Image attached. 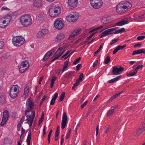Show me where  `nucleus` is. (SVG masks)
Masks as SVG:
<instances>
[{
	"label": "nucleus",
	"instance_id": "obj_1",
	"mask_svg": "<svg viewBox=\"0 0 145 145\" xmlns=\"http://www.w3.org/2000/svg\"><path fill=\"white\" fill-rule=\"evenodd\" d=\"M34 104L33 100L31 98L27 99L26 104V109L25 110V114L26 116L27 119L26 120L27 123L29 124V126H31L35 117V113L34 111H32L30 115H27V112L31 111L33 109Z\"/></svg>",
	"mask_w": 145,
	"mask_h": 145
},
{
	"label": "nucleus",
	"instance_id": "obj_2",
	"mask_svg": "<svg viewBox=\"0 0 145 145\" xmlns=\"http://www.w3.org/2000/svg\"><path fill=\"white\" fill-rule=\"evenodd\" d=\"M20 20L21 25L25 27H28L32 23L31 16L28 14H25L21 17Z\"/></svg>",
	"mask_w": 145,
	"mask_h": 145
},
{
	"label": "nucleus",
	"instance_id": "obj_3",
	"mask_svg": "<svg viewBox=\"0 0 145 145\" xmlns=\"http://www.w3.org/2000/svg\"><path fill=\"white\" fill-rule=\"evenodd\" d=\"M61 12V8L58 5L52 6L49 10L50 16L52 17H56Z\"/></svg>",
	"mask_w": 145,
	"mask_h": 145
},
{
	"label": "nucleus",
	"instance_id": "obj_4",
	"mask_svg": "<svg viewBox=\"0 0 145 145\" xmlns=\"http://www.w3.org/2000/svg\"><path fill=\"white\" fill-rule=\"evenodd\" d=\"M12 41L13 44L16 46H19L22 45L25 40L22 37L20 36L15 37L13 38Z\"/></svg>",
	"mask_w": 145,
	"mask_h": 145
},
{
	"label": "nucleus",
	"instance_id": "obj_5",
	"mask_svg": "<svg viewBox=\"0 0 145 145\" xmlns=\"http://www.w3.org/2000/svg\"><path fill=\"white\" fill-rule=\"evenodd\" d=\"M79 17V14L77 12L69 14L67 16V21L70 22H74L77 20Z\"/></svg>",
	"mask_w": 145,
	"mask_h": 145
},
{
	"label": "nucleus",
	"instance_id": "obj_6",
	"mask_svg": "<svg viewBox=\"0 0 145 145\" xmlns=\"http://www.w3.org/2000/svg\"><path fill=\"white\" fill-rule=\"evenodd\" d=\"M29 66V62L27 61H24L22 62L18 66L20 72L24 73Z\"/></svg>",
	"mask_w": 145,
	"mask_h": 145
},
{
	"label": "nucleus",
	"instance_id": "obj_7",
	"mask_svg": "<svg viewBox=\"0 0 145 145\" xmlns=\"http://www.w3.org/2000/svg\"><path fill=\"white\" fill-rule=\"evenodd\" d=\"M91 6L94 9H99L101 7L103 2L102 0H90Z\"/></svg>",
	"mask_w": 145,
	"mask_h": 145
},
{
	"label": "nucleus",
	"instance_id": "obj_8",
	"mask_svg": "<svg viewBox=\"0 0 145 145\" xmlns=\"http://www.w3.org/2000/svg\"><path fill=\"white\" fill-rule=\"evenodd\" d=\"M54 26L56 28L60 30L62 29L64 26V23L61 18H58L54 22Z\"/></svg>",
	"mask_w": 145,
	"mask_h": 145
},
{
	"label": "nucleus",
	"instance_id": "obj_9",
	"mask_svg": "<svg viewBox=\"0 0 145 145\" xmlns=\"http://www.w3.org/2000/svg\"><path fill=\"white\" fill-rule=\"evenodd\" d=\"M18 88L16 87H12L10 89L9 95L11 98L13 99L15 98L18 93Z\"/></svg>",
	"mask_w": 145,
	"mask_h": 145
},
{
	"label": "nucleus",
	"instance_id": "obj_10",
	"mask_svg": "<svg viewBox=\"0 0 145 145\" xmlns=\"http://www.w3.org/2000/svg\"><path fill=\"white\" fill-rule=\"evenodd\" d=\"M124 69L120 66H114L112 67V72L113 75H118L121 73Z\"/></svg>",
	"mask_w": 145,
	"mask_h": 145
},
{
	"label": "nucleus",
	"instance_id": "obj_11",
	"mask_svg": "<svg viewBox=\"0 0 145 145\" xmlns=\"http://www.w3.org/2000/svg\"><path fill=\"white\" fill-rule=\"evenodd\" d=\"M58 50L60 52L56 55L57 51L56 52L54 55V56L55 57L51 60V61L52 62H54L56 60L59 58L65 52V51L62 47H59Z\"/></svg>",
	"mask_w": 145,
	"mask_h": 145
},
{
	"label": "nucleus",
	"instance_id": "obj_12",
	"mask_svg": "<svg viewBox=\"0 0 145 145\" xmlns=\"http://www.w3.org/2000/svg\"><path fill=\"white\" fill-rule=\"evenodd\" d=\"M8 118V112L7 110H5L3 112V118L0 123L1 126H3L6 122Z\"/></svg>",
	"mask_w": 145,
	"mask_h": 145
},
{
	"label": "nucleus",
	"instance_id": "obj_13",
	"mask_svg": "<svg viewBox=\"0 0 145 145\" xmlns=\"http://www.w3.org/2000/svg\"><path fill=\"white\" fill-rule=\"evenodd\" d=\"M78 3V0H68L67 3L68 7L72 9L76 7Z\"/></svg>",
	"mask_w": 145,
	"mask_h": 145
},
{
	"label": "nucleus",
	"instance_id": "obj_14",
	"mask_svg": "<svg viewBox=\"0 0 145 145\" xmlns=\"http://www.w3.org/2000/svg\"><path fill=\"white\" fill-rule=\"evenodd\" d=\"M67 116L66 112H65L63 114L62 120L61 123V127L62 129H64L67 123Z\"/></svg>",
	"mask_w": 145,
	"mask_h": 145
},
{
	"label": "nucleus",
	"instance_id": "obj_15",
	"mask_svg": "<svg viewBox=\"0 0 145 145\" xmlns=\"http://www.w3.org/2000/svg\"><path fill=\"white\" fill-rule=\"evenodd\" d=\"M116 30V29L115 28H112L110 29L106 30L104 31L102 33V35H100V38H102L103 37L106 36L108 35H109L111 34L112 33H111V32Z\"/></svg>",
	"mask_w": 145,
	"mask_h": 145
},
{
	"label": "nucleus",
	"instance_id": "obj_16",
	"mask_svg": "<svg viewBox=\"0 0 145 145\" xmlns=\"http://www.w3.org/2000/svg\"><path fill=\"white\" fill-rule=\"evenodd\" d=\"M48 33V30L47 29H43L41 31H39L38 32L37 36L38 38H41L44 36Z\"/></svg>",
	"mask_w": 145,
	"mask_h": 145
},
{
	"label": "nucleus",
	"instance_id": "obj_17",
	"mask_svg": "<svg viewBox=\"0 0 145 145\" xmlns=\"http://www.w3.org/2000/svg\"><path fill=\"white\" fill-rule=\"evenodd\" d=\"M145 130V126L144 125H142L140 128L137 129L135 132L133 133V135L136 136L138 137Z\"/></svg>",
	"mask_w": 145,
	"mask_h": 145
},
{
	"label": "nucleus",
	"instance_id": "obj_18",
	"mask_svg": "<svg viewBox=\"0 0 145 145\" xmlns=\"http://www.w3.org/2000/svg\"><path fill=\"white\" fill-rule=\"evenodd\" d=\"M122 4V7L123 10L128 9L131 8L132 7V4L127 1H125L121 3Z\"/></svg>",
	"mask_w": 145,
	"mask_h": 145
},
{
	"label": "nucleus",
	"instance_id": "obj_19",
	"mask_svg": "<svg viewBox=\"0 0 145 145\" xmlns=\"http://www.w3.org/2000/svg\"><path fill=\"white\" fill-rule=\"evenodd\" d=\"M65 37L64 34L63 33H60L57 34L56 37L54 39V42L55 43H57L60 42L62 39H64Z\"/></svg>",
	"mask_w": 145,
	"mask_h": 145
},
{
	"label": "nucleus",
	"instance_id": "obj_20",
	"mask_svg": "<svg viewBox=\"0 0 145 145\" xmlns=\"http://www.w3.org/2000/svg\"><path fill=\"white\" fill-rule=\"evenodd\" d=\"M42 0H35L33 5L36 8H40L42 6Z\"/></svg>",
	"mask_w": 145,
	"mask_h": 145
},
{
	"label": "nucleus",
	"instance_id": "obj_21",
	"mask_svg": "<svg viewBox=\"0 0 145 145\" xmlns=\"http://www.w3.org/2000/svg\"><path fill=\"white\" fill-rule=\"evenodd\" d=\"M81 32V29L80 28H78V29L75 30L70 35V37L69 38V39H71V38L74 37L75 36L77 35L80 33Z\"/></svg>",
	"mask_w": 145,
	"mask_h": 145
},
{
	"label": "nucleus",
	"instance_id": "obj_22",
	"mask_svg": "<svg viewBox=\"0 0 145 145\" xmlns=\"http://www.w3.org/2000/svg\"><path fill=\"white\" fill-rule=\"evenodd\" d=\"M118 107V106L117 105H115L112 107L111 109L108 110L107 112V116L109 117L112 115L114 112L115 110Z\"/></svg>",
	"mask_w": 145,
	"mask_h": 145
},
{
	"label": "nucleus",
	"instance_id": "obj_23",
	"mask_svg": "<svg viewBox=\"0 0 145 145\" xmlns=\"http://www.w3.org/2000/svg\"><path fill=\"white\" fill-rule=\"evenodd\" d=\"M123 7L122 4L121 3H119L116 7V11L118 13H121L123 12Z\"/></svg>",
	"mask_w": 145,
	"mask_h": 145
},
{
	"label": "nucleus",
	"instance_id": "obj_24",
	"mask_svg": "<svg viewBox=\"0 0 145 145\" xmlns=\"http://www.w3.org/2000/svg\"><path fill=\"white\" fill-rule=\"evenodd\" d=\"M7 26L3 18H0V27L2 28H4Z\"/></svg>",
	"mask_w": 145,
	"mask_h": 145
},
{
	"label": "nucleus",
	"instance_id": "obj_25",
	"mask_svg": "<svg viewBox=\"0 0 145 145\" xmlns=\"http://www.w3.org/2000/svg\"><path fill=\"white\" fill-rule=\"evenodd\" d=\"M3 18L5 20L6 25L7 26L11 20L12 16L10 15H7L4 17Z\"/></svg>",
	"mask_w": 145,
	"mask_h": 145
},
{
	"label": "nucleus",
	"instance_id": "obj_26",
	"mask_svg": "<svg viewBox=\"0 0 145 145\" xmlns=\"http://www.w3.org/2000/svg\"><path fill=\"white\" fill-rule=\"evenodd\" d=\"M129 22L126 20H123L116 24V26H122L127 24Z\"/></svg>",
	"mask_w": 145,
	"mask_h": 145
},
{
	"label": "nucleus",
	"instance_id": "obj_27",
	"mask_svg": "<svg viewBox=\"0 0 145 145\" xmlns=\"http://www.w3.org/2000/svg\"><path fill=\"white\" fill-rule=\"evenodd\" d=\"M11 143V140L10 138H4L3 142L4 145H10Z\"/></svg>",
	"mask_w": 145,
	"mask_h": 145
},
{
	"label": "nucleus",
	"instance_id": "obj_28",
	"mask_svg": "<svg viewBox=\"0 0 145 145\" xmlns=\"http://www.w3.org/2000/svg\"><path fill=\"white\" fill-rule=\"evenodd\" d=\"M29 92V88L27 87L25 88L24 89V93L23 95H22V97L25 98L26 96H27Z\"/></svg>",
	"mask_w": 145,
	"mask_h": 145
},
{
	"label": "nucleus",
	"instance_id": "obj_29",
	"mask_svg": "<svg viewBox=\"0 0 145 145\" xmlns=\"http://www.w3.org/2000/svg\"><path fill=\"white\" fill-rule=\"evenodd\" d=\"M121 77V75L119 76L116 77L115 78H113L111 80H108V82L110 83H113L114 82H116Z\"/></svg>",
	"mask_w": 145,
	"mask_h": 145
},
{
	"label": "nucleus",
	"instance_id": "obj_30",
	"mask_svg": "<svg viewBox=\"0 0 145 145\" xmlns=\"http://www.w3.org/2000/svg\"><path fill=\"white\" fill-rule=\"evenodd\" d=\"M125 31V28L123 27L121 28L120 29L116 30L114 32V33L115 34H117L119 33H123Z\"/></svg>",
	"mask_w": 145,
	"mask_h": 145
},
{
	"label": "nucleus",
	"instance_id": "obj_31",
	"mask_svg": "<svg viewBox=\"0 0 145 145\" xmlns=\"http://www.w3.org/2000/svg\"><path fill=\"white\" fill-rule=\"evenodd\" d=\"M142 53V49H139L133 51L132 54V56H134L135 54H140Z\"/></svg>",
	"mask_w": 145,
	"mask_h": 145
},
{
	"label": "nucleus",
	"instance_id": "obj_32",
	"mask_svg": "<svg viewBox=\"0 0 145 145\" xmlns=\"http://www.w3.org/2000/svg\"><path fill=\"white\" fill-rule=\"evenodd\" d=\"M49 52H47L46 54L44 55V57L43 58V60L44 61H46L47 60L49 57L51 56L49 54Z\"/></svg>",
	"mask_w": 145,
	"mask_h": 145
},
{
	"label": "nucleus",
	"instance_id": "obj_33",
	"mask_svg": "<svg viewBox=\"0 0 145 145\" xmlns=\"http://www.w3.org/2000/svg\"><path fill=\"white\" fill-rule=\"evenodd\" d=\"M83 78V74L82 73L80 74L79 78L76 81L79 83L80 82H81L82 81V78Z\"/></svg>",
	"mask_w": 145,
	"mask_h": 145
},
{
	"label": "nucleus",
	"instance_id": "obj_34",
	"mask_svg": "<svg viewBox=\"0 0 145 145\" xmlns=\"http://www.w3.org/2000/svg\"><path fill=\"white\" fill-rule=\"evenodd\" d=\"M68 64V61H66L64 62V64L63 65V68L62 72H63L65 69L67 67Z\"/></svg>",
	"mask_w": 145,
	"mask_h": 145
},
{
	"label": "nucleus",
	"instance_id": "obj_35",
	"mask_svg": "<svg viewBox=\"0 0 145 145\" xmlns=\"http://www.w3.org/2000/svg\"><path fill=\"white\" fill-rule=\"evenodd\" d=\"M65 95V93L64 92H63L61 93L59 99V101H61L63 100Z\"/></svg>",
	"mask_w": 145,
	"mask_h": 145
},
{
	"label": "nucleus",
	"instance_id": "obj_36",
	"mask_svg": "<svg viewBox=\"0 0 145 145\" xmlns=\"http://www.w3.org/2000/svg\"><path fill=\"white\" fill-rule=\"evenodd\" d=\"M110 60V57L108 56H107L106 58L105 59V60L104 61V63L105 64H106L109 62Z\"/></svg>",
	"mask_w": 145,
	"mask_h": 145
},
{
	"label": "nucleus",
	"instance_id": "obj_37",
	"mask_svg": "<svg viewBox=\"0 0 145 145\" xmlns=\"http://www.w3.org/2000/svg\"><path fill=\"white\" fill-rule=\"evenodd\" d=\"M137 71L136 70L135 71V70L133 72H131L130 73H127V76H133L134 75L136 74L137 73Z\"/></svg>",
	"mask_w": 145,
	"mask_h": 145
},
{
	"label": "nucleus",
	"instance_id": "obj_38",
	"mask_svg": "<svg viewBox=\"0 0 145 145\" xmlns=\"http://www.w3.org/2000/svg\"><path fill=\"white\" fill-rule=\"evenodd\" d=\"M71 51L70 50H68L67 52H66L65 54H64L61 57V58H63L65 57H66L67 56H68L69 55L71 54V53H73V52H71L70 53Z\"/></svg>",
	"mask_w": 145,
	"mask_h": 145
},
{
	"label": "nucleus",
	"instance_id": "obj_39",
	"mask_svg": "<svg viewBox=\"0 0 145 145\" xmlns=\"http://www.w3.org/2000/svg\"><path fill=\"white\" fill-rule=\"evenodd\" d=\"M101 22L103 24H106L108 23V21L106 18H103L102 20H101Z\"/></svg>",
	"mask_w": 145,
	"mask_h": 145
},
{
	"label": "nucleus",
	"instance_id": "obj_40",
	"mask_svg": "<svg viewBox=\"0 0 145 145\" xmlns=\"http://www.w3.org/2000/svg\"><path fill=\"white\" fill-rule=\"evenodd\" d=\"M71 134V130L70 129H69L66 134L65 138L67 139H68L70 137Z\"/></svg>",
	"mask_w": 145,
	"mask_h": 145
},
{
	"label": "nucleus",
	"instance_id": "obj_41",
	"mask_svg": "<svg viewBox=\"0 0 145 145\" xmlns=\"http://www.w3.org/2000/svg\"><path fill=\"white\" fill-rule=\"evenodd\" d=\"M81 57H79L78 58L76 59L73 63V64L74 65H76V64L78 63L80 59H81Z\"/></svg>",
	"mask_w": 145,
	"mask_h": 145
},
{
	"label": "nucleus",
	"instance_id": "obj_42",
	"mask_svg": "<svg viewBox=\"0 0 145 145\" xmlns=\"http://www.w3.org/2000/svg\"><path fill=\"white\" fill-rule=\"evenodd\" d=\"M31 136V132H29L28 135L27 139V141H30Z\"/></svg>",
	"mask_w": 145,
	"mask_h": 145
},
{
	"label": "nucleus",
	"instance_id": "obj_43",
	"mask_svg": "<svg viewBox=\"0 0 145 145\" xmlns=\"http://www.w3.org/2000/svg\"><path fill=\"white\" fill-rule=\"evenodd\" d=\"M5 101V97H1L0 96V104H3Z\"/></svg>",
	"mask_w": 145,
	"mask_h": 145
},
{
	"label": "nucleus",
	"instance_id": "obj_44",
	"mask_svg": "<svg viewBox=\"0 0 145 145\" xmlns=\"http://www.w3.org/2000/svg\"><path fill=\"white\" fill-rule=\"evenodd\" d=\"M126 45H124L123 46L119 45L117 47L119 50L123 49L124 48L126 47Z\"/></svg>",
	"mask_w": 145,
	"mask_h": 145
},
{
	"label": "nucleus",
	"instance_id": "obj_45",
	"mask_svg": "<svg viewBox=\"0 0 145 145\" xmlns=\"http://www.w3.org/2000/svg\"><path fill=\"white\" fill-rule=\"evenodd\" d=\"M56 49V48H54L53 49H52L50 51L48 52H49V54L51 56L54 53Z\"/></svg>",
	"mask_w": 145,
	"mask_h": 145
},
{
	"label": "nucleus",
	"instance_id": "obj_46",
	"mask_svg": "<svg viewBox=\"0 0 145 145\" xmlns=\"http://www.w3.org/2000/svg\"><path fill=\"white\" fill-rule=\"evenodd\" d=\"M79 84V83L78 82L76 81V83H75L74 85L73 86L72 88V89H74Z\"/></svg>",
	"mask_w": 145,
	"mask_h": 145
},
{
	"label": "nucleus",
	"instance_id": "obj_47",
	"mask_svg": "<svg viewBox=\"0 0 145 145\" xmlns=\"http://www.w3.org/2000/svg\"><path fill=\"white\" fill-rule=\"evenodd\" d=\"M143 66L142 65H139L137 66V67L135 69V71L136 70V71L137 72L138 70L140 69H142L143 68Z\"/></svg>",
	"mask_w": 145,
	"mask_h": 145
},
{
	"label": "nucleus",
	"instance_id": "obj_48",
	"mask_svg": "<svg viewBox=\"0 0 145 145\" xmlns=\"http://www.w3.org/2000/svg\"><path fill=\"white\" fill-rule=\"evenodd\" d=\"M88 102V101H86L84 102L83 104H82L81 105V108L82 109H83L84 108V107L86 106L87 103Z\"/></svg>",
	"mask_w": 145,
	"mask_h": 145
},
{
	"label": "nucleus",
	"instance_id": "obj_49",
	"mask_svg": "<svg viewBox=\"0 0 145 145\" xmlns=\"http://www.w3.org/2000/svg\"><path fill=\"white\" fill-rule=\"evenodd\" d=\"M1 11H3V10H9L10 9L8 8L7 7H5V6H4L3 7H2L1 9Z\"/></svg>",
	"mask_w": 145,
	"mask_h": 145
},
{
	"label": "nucleus",
	"instance_id": "obj_50",
	"mask_svg": "<svg viewBox=\"0 0 145 145\" xmlns=\"http://www.w3.org/2000/svg\"><path fill=\"white\" fill-rule=\"evenodd\" d=\"M145 37V36H138L137 38V40H143Z\"/></svg>",
	"mask_w": 145,
	"mask_h": 145
},
{
	"label": "nucleus",
	"instance_id": "obj_51",
	"mask_svg": "<svg viewBox=\"0 0 145 145\" xmlns=\"http://www.w3.org/2000/svg\"><path fill=\"white\" fill-rule=\"evenodd\" d=\"M82 66V64H79L78 65L76 66V70L78 71L80 70Z\"/></svg>",
	"mask_w": 145,
	"mask_h": 145
},
{
	"label": "nucleus",
	"instance_id": "obj_52",
	"mask_svg": "<svg viewBox=\"0 0 145 145\" xmlns=\"http://www.w3.org/2000/svg\"><path fill=\"white\" fill-rule=\"evenodd\" d=\"M4 45V42L2 41H0V49L3 48V47Z\"/></svg>",
	"mask_w": 145,
	"mask_h": 145
},
{
	"label": "nucleus",
	"instance_id": "obj_53",
	"mask_svg": "<svg viewBox=\"0 0 145 145\" xmlns=\"http://www.w3.org/2000/svg\"><path fill=\"white\" fill-rule=\"evenodd\" d=\"M46 126H44L43 127V130L42 132L43 136L44 137L45 135L46 134Z\"/></svg>",
	"mask_w": 145,
	"mask_h": 145
},
{
	"label": "nucleus",
	"instance_id": "obj_54",
	"mask_svg": "<svg viewBox=\"0 0 145 145\" xmlns=\"http://www.w3.org/2000/svg\"><path fill=\"white\" fill-rule=\"evenodd\" d=\"M109 127H106L104 128V132L107 133L109 131Z\"/></svg>",
	"mask_w": 145,
	"mask_h": 145
},
{
	"label": "nucleus",
	"instance_id": "obj_55",
	"mask_svg": "<svg viewBox=\"0 0 145 145\" xmlns=\"http://www.w3.org/2000/svg\"><path fill=\"white\" fill-rule=\"evenodd\" d=\"M106 18L108 23L111 22L112 21H113L112 19L110 17H107Z\"/></svg>",
	"mask_w": 145,
	"mask_h": 145
},
{
	"label": "nucleus",
	"instance_id": "obj_56",
	"mask_svg": "<svg viewBox=\"0 0 145 145\" xmlns=\"http://www.w3.org/2000/svg\"><path fill=\"white\" fill-rule=\"evenodd\" d=\"M118 40V39H114L112 40L110 44V45H112L113 44L115 43L116 42H117Z\"/></svg>",
	"mask_w": 145,
	"mask_h": 145
},
{
	"label": "nucleus",
	"instance_id": "obj_57",
	"mask_svg": "<svg viewBox=\"0 0 145 145\" xmlns=\"http://www.w3.org/2000/svg\"><path fill=\"white\" fill-rule=\"evenodd\" d=\"M64 135H62L61 137L60 142L61 145H62V144L64 142Z\"/></svg>",
	"mask_w": 145,
	"mask_h": 145
},
{
	"label": "nucleus",
	"instance_id": "obj_58",
	"mask_svg": "<svg viewBox=\"0 0 145 145\" xmlns=\"http://www.w3.org/2000/svg\"><path fill=\"white\" fill-rule=\"evenodd\" d=\"M25 130L22 127V132H21V135L20 136V138H21L22 136L25 133Z\"/></svg>",
	"mask_w": 145,
	"mask_h": 145
},
{
	"label": "nucleus",
	"instance_id": "obj_59",
	"mask_svg": "<svg viewBox=\"0 0 145 145\" xmlns=\"http://www.w3.org/2000/svg\"><path fill=\"white\" fill-rule=\"evenodd\" d=\"M58 95V94L57 93H55L54 94V97L52 98V99L56 100L57 97Z\"/></svg>",
	"mask_w": 145,
	"mask_h": 145
},
{
	"label": "nucleus",
	"instance_id": "obj_60",
	"mask_svg": "<svg viewBox=\"0 0 145 145\" xmlns=\"http://www.w3.org/2000/svg\"><path fill=\"white\" fill-rule=\"evenodd\" d=\"M56 100L52 98L51 102L50 103V105H53L55 103Z\"/></svg>",
	"mask_w": 145,
	"mask_h": 145
},
{
	"label": "nucleus",
	"instance_id": "obj_61",
	"mask_svg": "<svg viewBox=\"0 0 145 145\" xmlns=\"http://www.w3.org/2000/svg\"><path fill=\"white\" fill-rule=\"evenodd\" d=\"M98 60H96L94 63L93 65V67H95L96 65H97V63H98Z\"/></svg>",
	"mask_w": 145,
	"mask_h": 145
},
{
	"label": "nucleus",
	"instance_id": "obj_62",
	"mask_svg": "<svg viewBox=\"0 0 145 145\" xmlns=\"http://www.w3.org/2000/svg\"><path fill=\"white\" fill-rule=\"evenodd\" d=\"M119 51L117 47L113 50V54H116L117 52Z\"/></svg>",
	"mask_w": 145,
	"mask_h": 145
},
{
	"label": "nucleus",
	"instance_id": "obj_63",
	"mask_svg": "<svg viewBox=\"0 0 145 145\" xmlns=\"http://www.w3.org/2000/svg\"><path fill=\"white\" fill-rule=\"evenodd\" d=\"M123 92V91H122L120 92H119L118 93H116L114 95L116 97V98L117 96H119L120 95L122 92Z\"/></svg>",
	"mask_w": 145,
	"mask_h": 145
},
{
	"label": "nucleus",
	"instance_id": "obj_64",
	"mask_svg": "<svg viewBox=\"0 0 145 145\" xmlns=\"http://www.w3.org/2000/svg\"><path fill=\"white\" fill-rule=\"evenodd\" d=\"M56 77L55 76H53L51 80V81L55 82V81L56 79Z\"/></svg>",
	"mask_w": 145,
	"mask_h": 145
}]
</instances>
